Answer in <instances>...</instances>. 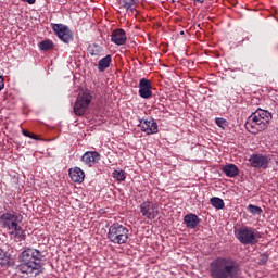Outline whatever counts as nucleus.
<instances>
[{
  "mask_svg": "<svg viewBox=\"0 0 278 278\" xmlns=\"http://www.w3.org/2000/svg\"><path fill=\"white\" fill-rule=\"evenodd\" d=\"M41 260L42 252L31 248L25 249L18 256L17 275L20 277H36L40 275V270H42Z\"/></svg>",
  "mask_w": 278,
  "mask_h": 278,
  "instance_id": "1",
  "label": "nucleus"
},
{
  "mask_svg": "<svg viewBox=\"0 0 278 278\" xmlns=\"http://www.w3.org/2000/svg\"><path fill=\"white\" fill-rule=\"evenodd\" d=\"M212 278H238L240 276V267L233 258L218 257L210 265Z\"/></svg>",
  "mask_w": 278,
  "mask_h": 278,
  "instance_id": "2",
  "label": "nucleus"
},
{
  "mask_svg": "<svg viewBox=\"0 0 278 278\" xmlns=\"http://www.w3.org/2000/svg\"><path fill=\"white\" fill-rule=\"evenodd\" d=\"M273 115L270 112L266 110H258L247 118L244 127L249 134H260V131L268 129V125Z\"/></svg>",
  "mask_w": 278,
  "mask_h": 278,
  "instance_id": "3",
  "label": "nucleus"
},
{
  "mask_svg": "<svg viewBox=\"0 0 278 278\" xmlns=\"http://www.w3.org/2000/svg\"><path fill=\"white\" fill-rule=\"evenodd\" d=\"M18 223H21V217L14 213H3L0 216V225L7 227L13 238L25 240V231L18 226Z\"/></svg>",
  "mask_w": 278,
  "mask_h": 278,
  "instance_id": "4",
  "label": "nucleus"
},
{
  "mask_svg": "<svg viewBox=\"0 0 278 278\" xmlns=\"http://www.w3.org/2000/svg\"><path fill=\"white\" fill-rule=\"evenodd\" d=\"M108 239L113 244H125L129 240V229L121 224H114L109 228Z\"/></svg>",
  "mask_w": 278,
  "mask_h": 278,
  "instance_id": "5",
  "label": "nucleus"
},
{
  "mask_svg": "<svg viewBox=\"0 0 278 278\" xmlns=\"http://www.w3.org/2000/svg\"><path fill=\"white\" fill-rule=\"evenodd\" d=\"M91 103L92 93L90 92V90H80L74 104V112L76 116H84V114H86V112L88 111V108H90Z\"/></svg>",
  "mask_w": 278,
  "mask_h": 278,
  "instance_id": "6",
  "label": "nucleus"
},
{
  "mask_svg": "<svg viewBox=\"0 0 278 278\" xmlns=\"http://www.w3.org/2000/svg\"><path fill=\"white\" fill-rule=\"evenodd\" d=\"M140 212L144 218L153 220L160 215V206L157 203L146 201L140 204Z\"/></svg>",
  "mask_w": 278,
  "mask_h": 278,
  "instance_id": "7",
  "label": "nucleus"
},
{
  "mask_svg": "<svg viewBox=\"0 0 278 278\" xmlns=\"http://www.w3.org/2000/svg\"><path fill=\"white\" fill-rule=\"evenodd\" d=\"M52 29L54 34H56L58 38L62 40V42L68 43L73 40V33L68 26L64 24H53Z\"/></svg>",
  "mask_w": 278,
  "mask_h": 278,
  "instance_id": "8",
  "label": "nucleus"
},
{
  "mask_svg": "<svg viewBox=\"0 0 278 278\" xmlns=\"http://www.w3.org/2000/svg\"><path fill=\"white\" fill-rule=\"evenodd\" d=\"M262 238V233L257 231V229L253 227H244V245L248 244L250 247H255L257 242H260V239Z\"/></svg>",
  "mask_w": 278,
  "mask_h": 278,
  "instance_id": "9",
  "label": "nucleus"
},
{
  "mask_svg": "<svg viewBox=\"0 0 278 278\" xmlns=\"http://www.w3.org/2000/svg\"><path fill=\"white\" fill-rule=\"evenodd\" d=\"M153 85L151 84V80L147 78H141L139 81V97L141 99H151L153 97Z\"/></svg>",
  "mask_w": 278,
  "mask_h": 278,
  "instance_id": "10",
  "label": "nucleus"
},
{
  "mask_svg": "<svg viewBox=\"0 0 278 278\" xmlns=\"http://www.w3.org/2000/svg\"><path fill=\"white\" fill-rule=\"evenodd\" d=\"M253 168H268V156L262 154H254L249 160Z\"/></svg>",
  "mask_w": 278,
  "mask_h": 278,
  "instance_id": "11",
  "label": "nucleus"
},
{
  "mask_svg": "<svg viewBox=\"0 0 278 278\" xmlns=\"http://www.w3.org/2000/svg\"><path fill=\"white\" fill-rule=\"evenodd\" d=\"M111 41L118 47L125 45L127 42V34L122 28H117L112 31Z\"/></svg>",
  "mask_w": 278,
  "mask_h": 278,
  "instance_id": "12",
  "label": "nucleus"
},
{
  "mask_svg": "<svg viewBox=\"0 0 278 278\" xmlns=\"http://www.w3.org/2000/svg\"><path fill=\"white\" fill-rule=\"evenodd\" d=\"M141 131L151 136V134H157V123L153 119H146L140 122Z\"/></svg>",
  "mask_w": 278,
  "mask_h": 278,
  "instance_id": "13",
  "label": "nucleus"
},
{
  "mask_svg": "<svg viewBox=\"0 0 278 278\" xmlns=\"http://www.w3.org/2000/svg\"><path fill=\"white\" fill-rule=\"evenodd\" d=\"M81 160L86 166H94L101 160V154L97 151H89L83 155Z\"/></svg>",
  "mask_w": 278,
  "mask_h": 278,
  "instance_id": "14",
  "label": "nucleus"
},
{
  "mask_svg": "<svg viewBox=\"0 0 278 278\" xmlns=\"http://www.w3.org/2000/svg\"><path fill=\"white\" fill-rule=\"evenodd\" d=\"M70 177L72 181H75V184H81L84 181L86 174H84V170L79 167H74L70 169Z\"/></svg>",
  "mask_w": 278,
  "mask_h": 278,
  "instance_id": "15",
  "label": "nucleus"
},
{
  "mask_svg": "<svg viewBox=\"0 0 278 278\" xmlns=\"http://www.w3.org/2000/svg\"><path fill=\"white\" fill-rule=\"evenodd\" d=\"M184 223L189 229H194L199 225V216L197 214H187L184 217Z\"/></svg>",
  "mask_w": 278,
  "mask_h": 278,
  "instance_id": "16",
  "label": "nucleus"
},
{
  "mask_svg": "<svg viewBox=\"0 0 278 278\" xmlns=\"http://www.w3.org/2000/svg\"><path fill=\"white\" fill-rule=\"evenodd\" d=\"M0 266H14L12 254L0 249Z\"/></svg>",
  "mask_w": 278,
  "mask_h": 278,
  "instance_id": "17",
  "label": "nucleus"
},
{
  "mask_svg": "<svg viewBox=\"0 0 278 278\" xmlns=\"http://www.w3.org/2000/svg\"><path fill=\"white\" fill-rule=\"evenodd\" d=\"M110 64H112V55L108 54L99 61L98 71L103 73L106 68H110Z\"/></svg>",
  "mask_w": 278,
  "mask_h": 278,
  "instance_id": "18",
  "label": "nucleus"
},
{
  "mask_svg": "<svg viewBox=\"0 0 278 278\" xmlns=\"http://www.w3.org/2000/svg\"><path fill=\"white\" fill-rule=\"evenodd\" d=\"M223 170L227 177H236V175H238V167L233 164L224 166Z\"/></svg>",
  "mask_w": 278,
  "mask_h": 278,
  "instance_id": "19",
  "label": "nucleus"
},
{
  "mask_svg": "<svg viewBox=\"0 0 278 278\" xmlns=\"http://www.w3.org/2000/svg\"><path fill=\"white\" fill-rule=\"evenodd\" d=\"M247 210L250 214H252V216H262V214H264V210L257 205L250 204L247 206Z\"/></svg>",
  "mask_w": 278,
  "mask_h": 278,
  "instance_id": "20",
  "label": "nucleus"
},
{
  "mask_svg": "<svg viewBox=\"0 0 278 278\" xmlns=\"http://www.w3.org/2000/svg\"><path fill=\"white\" fill-rule=\"evenodd\" d=\"M39 49H41V51H49L51 49H53V41L46 39L41 42L38 43Z\"/></svg>",
  "mask_w": 278,
  "mask_h": 278,
  "instance_id": "21",
  "label": "nucleus"
},
{
  "mask_svg": "<svg viewBox=\"0 0 278 278\" xmlns=\"http://www.w3.org/2000/svg\"><path fill=\"white\" fill-rule=\"evenodd\" d=\"M211 204L216 210H223V207H225V202L223 201V199L216 197L211 198Z\"/></svg>",
  "mask_w": 278,
  "mask_h": 278,
  "instance_id": "22",
  "label": "nucleus"
},
{
  "mask_svg": "<svg viewBox=\"0 0 278 278\" xmlns=\"http://www.w3.org/2000/svg\"><path fill=\"white\" fill-rule=\"evenodd\" d=\"M235 235L244 244V228L243 227H235Z\"/></svg>",
  "mask_w": 278,
  "mask_h": 278,
  "instance_id": "23",
  "label": "nucleus"
},
{
  "mask_svg": "<svg viewBox=\"0 0 278 278\" xmlns=\"http://www.w3.org/2000/svg\"><path fill=\"white\" fill-rule=\"evenodd\" d=\"M138 0H123V5L126 10H135Z\"/></svg>",
  "mask_w": 278,
  "mask_h": 278,
  "instance_id": "24",
  "label": "nucleus"
},
{
  "mask_svg": "<svg viewBox=\"0 0 278 278\" xmlns=\"http://www.w3.org/2000/svg\"><path fill=\"white\" fill-rule=\"evenodd\" d=\"M113 177L114 179H117V181H125L127 176L125 175V172L123 169H119L113 173Z\"/></svg>",
  "mask_w": 278,
  "mask_h": 278,
  "instance_id": "25",
  "label": "nucleus"
},
{
  "mask_svg": "<svg viewBox=\"0 0 278 278\" xmlns=\"http://www.w3.org/2000/svg\"><path fill=\"white\" fill-rule=\"evenodd\" d=\"M215 123H216L217 127H220L222 129H225V127H227V122L225 118L217 117L215 119Z\"/></svg>",
  "mask_w": 278,
  "mask_h": 278,
  "instance_id": "26",
  "label": "nucleus"
},
{
  "mask_svg": "<svg viewBox=\"0 0 278 278\" xmlns=\"http://www.w3.org/2000/svg\"><path fill=\"white\" fill-rule=\"evenodd\" d=\"M23 136H26V138H31L33 140H38V136L31 135L29 131L22 129Z\"/></svg>",
  "mask_w": 278,
  "mask_h": 278,
  "instance_id": "27",
  "label": "nucleus"
},
{
  "mask_svg": "<svg viewBox=\"0 0 278 278\" xmlns=\"http://www.w3.org/2000/svg\"><path fill=\"white\" fill-rule=\"evenodd\" d=\"M266 262H268V255L266 254L261 255V258L258 260V264H261V266H264Z\"/></svg>",
  "mask_w": 278,
  "mask_h": 278,
  "instance_id": "28",
  "label": "nucleus"
},
{
  "mask_svg": "<svg viewBox=\"0 0 278 278\" xmlns=\"http://www.w3.org/2000/svg\"><path fill=\"white\" fill-rule=\"evenodd\" d=\"M24 3H29V5H34L36 3V0H22Z\"/></svg>",
  "mask_w": 278,
  "mask_h": 278,
  "instance_id": "29",
  "label": "nucleus"
},
{
  "mask_svg": "<svg viewBox=\"0 0 278 278\" xmlns=\"http://www.w3.org/2000/svg\"><path fill=\"white\" fill-rule=\"evenodd\" d=\"M194 3H203L205 0H192Z\"/></svg>",
  "mask_w": 278,
  "mask_h": 278,
  "instance_id": "30",
  "label": "nucleus"
}]
</instances>
